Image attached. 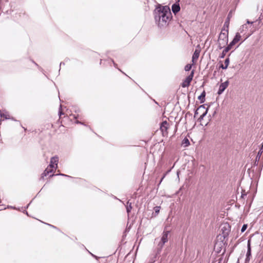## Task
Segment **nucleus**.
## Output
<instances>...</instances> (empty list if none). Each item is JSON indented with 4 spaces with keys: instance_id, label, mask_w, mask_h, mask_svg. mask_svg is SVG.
I'll use <instances>...</instances> for the list:
<instances>
[{
    "instance_id": "nucleus-26",
    "label": "nucleus",
    "mask_w": 263,
    "mask_h": 263,
    "mask_svg": "<svg viewBox=\"0 0 263 263\" xmlns=\"http://www.w3.org/2000/svg\"><path fill=\"white\" fill-rule=\"evenodd\" d=\"M169 233H170L169 231H165V242H166L168 241L167 236H168V234Z\"/></svg>"
},
{
    "instance_id": "nucleus-5",
    "label": "nucleus",
    "mask_w": 263,
    "mask_h": 263,
    "mask_svg": "<svg viewBox=\"0 0 263 263\" xmlns=\"http://www.w3.org/2000/svg\"><path fill=\"white\" fill-rule=\"evenodd\" d=\"M230 231V227L229 224L224 225L221 230V236L220 235V237H222L223 239H225L226 238L228 239V237L229 235Z\"/></svg>"
},
{
    "instance_id": "nucleus-14",
    "label": "nucleus",
    "mask_w": 263,
    "mask_h": 263,
    "mask_svg": "<svg viewBox=\"0 0 263 263\" xmlns=\"http://www.w3.org/2000/svg\"><path fill=\"white\" fill-rule=\"evenodd\" d=\"M200 52L197 50H196L192 56V61L193 63L196 62L199 57Z\"/></svg>"
},
{
    "instance_id": "nucleus-11",
    "label": "nucleus",
    "mask_w": 263,
    "mask_h": 263,
    "mask_svg": "<svg viewBox=\"0 0 263 263\" xmlns=\"http://www.w3.org/2000/svg\"><path fill=\"white\" fill-rule=\"evenodd\" d=\"M262 152H263V150L262 149V148H260V149L258 152L256 156L255 162L254 163V165L257 166V165L258 164V162L260 160V157L262 155Z\"/></svg>"
},
{
    "instance_id": "nucleus-9",
    "label": "nucleus",
    "mask_w": 263,
    "mask_h": 263,
    "mask_svg": "<svg viewBox=\"0 0 263 263\" xmlns=\"http://www.w3.org/2000/svg\"><path fill=\"white\" fill-rule=\"evenodd\" d=\"M172 18V15L170 8L165 6V23L167 20L170 21Z\"/></svg>"
},
{
    "instance_id": "nucleus-2",
    "label": "nucleus",
    "mask_w": 263,
    "mask_h": 263,
    "mask_svg": "<svg viewBox=\"0 0 263 263\" xmlns=\"http://www.w3.org/2000/svg\"><path fill=\"white\" fill-rule=\"evenodd\" d=\"M228 42V29H222L219 34L218 45L220 49L224 48Z\"/></svg>"
},
{
    "instance_id": "nucleus-40",
    "label": "nucleus",
    "mask_w": 263,
    "mask_h": 263,
    "mask_svg": "<svg viewBox=\"0 0 263 263\" xmlns=\"http://www.w3.org/2000/svg\"><path fill=\"white\" fill-rule=\"evenodd\" d=\"M237 263H239V258H238V260H237Z\"/></svg>"
},
{
    "instance_id": "nucleus-22",
    "label": "nucleus",
    "mask_w": 263,
    "mask_h": 263,
    "mask_svg": "<svg viewBox=\"0 0 263 263\" xmlns=\"http://www.w3.org/2000/svg\"><path fill=\"white\" fill-rule=\"evenodd\" d=\"M206 105L207 104H206L200 105V106L198 107V110H199V111H201V110H205L207 108V107H205Z\"/></svg>"
},
{
    "instance_id": "nucleus-8",
    "label": "nucleus",
    "mask_w": 263,
    "mask_h": 263,
    "mask_svg": "<svg viewBox=\"0 0 263 263\" xmlns=\"http://www.w3.org/2000/svg\"><path fill=\"white\" fill-rule=\"evenodd\" d=\"M251 256V245H250V241H248V244H247V252L246 254V257L245 259V262L247 263V262H249L250 260V257Z\"/></svg>"
},
{
    "instance_id": "nucleus-35",
    "label": "nucleus",
    "mask_w": 263,
    "mask_h": 263,
    "mask_svg": "<svg viewBox=\"0 0 263 263\" xmlns=\"http://www.w3.org/2000/svg\"><path fill=\"white\" fill-rule=\"evenodd\" d=\"M204 111V110H201V111H199V112L202 113Z\"/></svg>"
},
{
    "instance_id": "nucleus-25",
    "label": "nucleus",
    "mask_w": 263,
    "mask_h": 263,
    "mask_svg": "<svg viewBox=\"0 0 263 263\" xmlns=\"http://www.w3.org/2000/svg\"><path fill=\"white\" fill-rule=\"evenodd\" d=\"M168 126H169V124L167 122V121L165 120V135L167 134V130L168 128Z\"/></svg>"
},
{
    "instance_id": "nucleus-30",
    "label": "nucleus",
    "mask_w": 263,
    "mask_h": 263,
    "mask_svg": "<svg viewBox=\"0 0 263 263\" xmlns=\"http://www.w3.org/2000/svg\"><path fill=\"white\" fill-rule=\"evenodd\" d=\"M254 23V22H252V21H250L249 20H247V23L246 24H247L248 25H250V24H253Z\"/></svg>"
},
{
    "instance_id": "nucleus-4",
    "label": "nucleus",
    "mask_w": 263,
    "mask_h": 263,
    "mask_svg": "<svg viewBox=\"0 0 263 263\" xmlns=\"http://www.w3.org/2000/svg\"><path fill=\"white\" fill-rule=\"evenodd\" d=\"M194 74V70H192L190 74L186 77L185 80H183L182 83H181V86L183 88H185L188 87L193 80V77Z\"/></svg>"
},
{
    "instance_id": "nucleus-37",
    "label": "nucleus",
    "mask_w": 263,
    "mask_h": 263,
    "mask_svg": "<svg viewBox=\"0 0 263 263\" xmlns=\"http://www.w3.org/2000/svg\"><path fill=\"white\" fill-rule=\"evenodd\" d=\"M216 113V111H215L213 114V116H214V115Z\"/></svg>"
},
{
    "instance_id": "nucleus-36",
    "label": "nucleus",
    "mask_w": 263,
    "mask_h": 263,
    "mask_svg": "<svg viewBox=\"0 0 263 263\" xmlns=\"http://www.w3.org/2000/svg\"><path fill=\"white\" fill-rule=\"evenodd\" d=\"M171 171V170H168L167 172H165V175H166V174L168 172H170Z\"/></svg>"
},
{
    "instance_id": "nucleus-39",
    "label": "nucleus",
    "mask_w": 263,
    "mask_h": 263,
    "mask_svg": "<svg viewBox=\"0 0 263 263\" xmlns=\"http://www.w3.org/2000/svg\"><path fill=\"white\" fill-rule=\"evenodd\" d=\"M59 114H60V116H61V114H62V112H61V111H60V112H59Z\"/></svg>"
},
{
    "instance_id": "nucleus-23",
    "label": "nucleus",
    "mask_w": 263,
    "mask_h": 263,
    "mask_svg": "<svg viewBox=\"0 0 263 263\" xmlns=\"http://www.w3.org/2000/svg\"><path fill=\"white\" fill-rule=\"evenodd\" d=\"M129 204V202H127V204ZM132 210V205H131V203H129V205H127V207H126V211H127V212L128 213H129L130 211Z\"/></svg>"
},
{
    "instance_id": "nucleus-10",
    "label": "nucleus",
    "mask_w": 263,
    "mask_h": 263,
    "mask_svg": "<svg viewBox=\"0 0 263 263\" xmlns=\"http://www.w3.org/2000/svg\"><path fill=\"white\" fill-rule=\"evenodd\" d=\"M172 10L175 14H176L180 10L179 4L177 3L173 4L172 6Z\"/></svg>"
},
{
    "instance_id": "nucleus-21",
    "label": "nucleus",
    "mask_w": 263,
    "mask_h": 263,
    "mask_svg": "<svg viewBox=\"0 0 263 263\" xmlns=\"http://www.w3.org/2000/svg\"><path fill=\"white\" fill-rule=\"evenodd\" d=\"M192 66L193 65L192 64H187L185 65V67H184V70L185 71H189L192 67Z\"/></svg>"
},
{
    "instance_id": "nucleus-34",
    "label": "nucleus",
    "mask_w": 263,
    "mask_h": 263,
    "mask_svg": "<svg viewBox=\"0 0 263 263\" xmlns=\"http://www.w3.org/2000/svg\"><path fill=\"white\" fill-rule=\"evenodd\" d=\"M59 175H61V176H67V175H65L63 174H59ZM67 177H68V176H67Z\"/></svg>"
},
{
    "instance_id": "nucleus-1",
    "label": "nucleus",
    "mask_w": 263,
    "mask_h": 263,
    "mask_svg": "<svg viewBox=\"0 0 263 263\" xmlns=\"http://www.w3.org/2000/svg\"><path fill=\"white\" fill-rule=\"evenodd\" d=\"M154 16L158 26L160 28L163 27L164 22V6L159 5L154 10Z\"/></svg>"
},
{
    "instance_id": "nucleus-38",
    "label": "nucleus",
    "mask_w": 263,
    "mask_h": 263,
    "mask_svg": "<svg viewBox=\"0 0 263 263\" xmlns=\"http://www.w3.org/2000/svg\"><path fill=\"white\" fill-rule=\"evenodd\" d=\"M179 172L177 171V174L178 177L179 176Z\"/></svg>"
},
{
    "instance_id": "nucleus-6",
    "label": "nucleus",
    "mask_w": 263,
    "mask_h": 263,
    "mask_svg": "<svg viewBox=\"0 0 263 263\" xmlns=\"http://www.w3.org/2000/svg\"><path fill=\"white\" fill-rule=\"evenodd\" d=\"M229 84V82L228 80L221 83L219 85V89L217 91V94L218 95H221L224 92L225 89L228 87Z\"/></svg>"
},
{
    "instance_id": "nucleus-41",
    "label": "nucleus",
    "mask_w": 263,
    "mask_h": 263,
    "mask_svg": "<svg viewBox=\"0 0 263 263\" xmlns=\"http://www.w3.org/2000/svg\"><path fill=\"white\" fill-rule=\"evenodd\" d=\"M53 176V174H52V175H50V177H52V176Z\"/></svg>"
},
{
    "instance_id": "nucleus-29",
    "label": "nucleus",
    "mask_w": 263,
    "mask_h": 263,
    "mask_svg": "<svg viewBox=\"0 0 263 263\" xmlns=\"http://www.w3.org/2000/svg\"><path fill=\"white\" fill-rule=\"evenodd\" d=\"M199 110H198V108L194 112V118L196 117V116L199 114Z\"/></svg>"
},
{
    "instance_id": "nucleus-18",
    "label": "nucleus",
    "mask_w": 263,
    "mask_h": 263,
    "mask_svg": "<svg viewBox=\"0 0 263 263\" xmlns=\"http://www.w3.org/2000/svg\"><path fill=\"white\" fill-rule=\"evenodd\" d=\"M209 107V106H208L207 107V108L202 113L200 117L198 118V120L199 122H201V121L203 119L204 117L206 115L208 111Z\"/></svg>"
},
{
    "instance_id": "nucleus-19",
    "label": "nucleus",
    "mask_w": 263,
    "mask_h": 263,
    "mask_svg": "<svg viewBox=\"0 0 263 263\" xmlns=\"http://www.w3.org/2000/svg\"><path fill=\"white\" fill-rule=\"evenodd\" d=\"M248 30V26L247 24H243L241 26L239 29V31L240 33H243V32H246Z\"/></svg>"
},
{
    "instance_id": "nucleus-28",
    "label": "nucleus",
    "mask_w": 263,
    "mask_h": 263,
    "mask_svg": "<svg viewBox=\"0 0 263 263\" xmlns=\"http://www.w3.org/2000/svg\"><path fill=\"white\" fill-rule=\"evenodd\" d=\"M155 212L156 213L158 214L159 212V207L156 206L155 208Z\"/></svg>"
},
{
    "instance_id": "nucleus-27",
    "label": "nucleus",
    "mask_w": 263,
    "mask_h": 263,
    "mask_svg": "<svg viewBox=\"0 0 263 263\" xmlns=\"http://www.w3.org/2000/svg\"><path fill=\"white\" fill-rule=\"evenodd\" d=\"M229 17H228V20L226 22H225L224 24V26H227L228 28V27H229Z\"/></svg>"
},
{
    "instance_id": "nucleus-3",
    "label": "nucleus",
    "mask_w": 263,
    "mask_h": 263,
    "mask_svg": "<svg viewBox=\"0 0 263 263\" xmlns=\"http://www.w3.org/2000/svg\"><path fill=\"white\" fill-rule=\"evenodd\" d=\"M58 161L59 158L58 157L55 156L52 157L50 159V164L42 174V177L44 178V176H46L49 173H52L54 170H55L58 167Z\"/></svg>"
},
{
    "instance_id": "nucleus-17",
    "label": "nucleus",
    "mask_w": 263,
    "mask_h": 263,
    "mask_svg": "<svg viewBox=\"0 0 263 263\" xmlns=\"http://www.w3.org/2000/svg\"><path fill=\"white\" fill-rule=\"evenodd\" d=\"M190 145V142L189 140L187 138H184L183 140L182 141L181 145L183 147H186Z\"/></svg>"
},
{
    "instance_id": "nucleus-31",
    "label": "nucleus",
    "mask_w": 263,
    "mask_h": 263,
    "mask_svg": "<svg viewBox=\"0 0 263 263\" xmlns=\"http://www.w3.org/2000/svg\"><path fill=\"white\" fill-rule=\"evenodd\" d=\"M164 127V122H162L161 124L160 128L163 131V127Z\"/></svg>"
},
{
    "instance_id": "nucleus-12",
    "label": "nucleus",
    "mask_w": 263,
    "mask_h": 263,
    "mask_svg": "<svg viewBox=\"0 0 263 263\" xmlns=\"http://www.w3.org/2000/svg\"><path fill=\"white\" fill-rule=\"evenodd\" d=\"M164 245V236L163 235L161 237V239H160V240L158 243V253L162 250Z\"/></svg>"
},
{
    "instance_id": "nucleus-33",
    "label": "nucleus",
    "mask_w": 263,
    "mask_h": 263,
    "mask_svg": "<svg viewBox=\"0 0 263 263\" xmlns=\"http://www.w3.org/2000/svg\"><path fill=\"white\" fill-rule=\"evenodd\" d=\"M174 138H175V137L173 135L170 137V138L172 139H173Z\"/></svg>"
},
{
    "instance_id": "nucleus-24",
    "label": "nucleus",
    "mask_w": 263,
    "mask_h": 263,
    "mask_svg": "<svg viewBox=\"0 0 263 263\" xmlns=\"http://www.w3.org/2000/svg\"><path fill=\"white\" fill-rule=\"evenodd\" d=\"M248 228V224H244L241 229V232L242 233V232H244L246 229H247Z\"/></svg>"
},
{
    "instance_id": "nucleus-16",
    "label": "nucleus",
    "mask_w": 263,
    "mask_h": 263,
    "mask_svg": "<svg viewBox=\"0 0 263 263\" xmlns=\"http://www.w3.org/2000/svg\"><path fill=\"white\" fill-rule=\"evenodd\" d=\"M230 49L231 48L228 46L225 47V48L222 51V53L220 54L219 57V58L223 59L226 56V53L228 52Z\"/></svg>"
},
{
    "instance_id": "nucleus-15",
    "label": "nucleus",
    "mask_w": 263,
    "mask_h": 263,
    "mask_svg": "<svg viewBox=\"0 0 263 263\" xmlns=\"http://www.w3.org/2000/svg\"><path fill=\"white\" fill-rule=\"evenodd\" d=\"M230 63V59L229 58H227L224 60V65H223L222 64H221L219 67L222 69H227L229 64Z\"/></svg>"
},
{
    "instance_id": "nucleus-13",
    "label": "nucleus",
    "mask_w": 263,
    "mask_h": 263,
    "mask_svg": "<svg viewBox=\"0 0 263 263\" xmlns=\"http://www.w3.org/2000/svg\"><path fill=\"white\" fill-rule=\"evenodd\" d=\"M205 96H206V92L205 90H203L200 95L198 96V99L200 101V103H203L205 101Z\"/></svg>"
},
{
    "instance_id": "nucleus-32",
    "label": "nucleus",
    "mask_w": 263,
    "mask_h": 263,
    "mask_svg": "<svg viewBox=\"0 0 263 263\" xmlns=\"http://www.w3.org/2000/svg\"><path fill=\"white\" fill-rule=\"evenodd\" d=\"M247 196V195H246V194L242 193H241V198H244V197H245V196Z\"/></svg>"
},
{
    "instance_id": "nucleus-20",
    "label": "nucleus",
    "mask_w": 263,
    "mask_h": 263,
    "mask_svg": "<svg viewBox=\"0 0 263 263\" xmlns=\"http://www.w3.org/2000/svg\"><path fill=\"white\" fill-rule=\"evenodd\" d=\"M1 118H3L5 119H10V116L7 112H2L0 115Z\"/></svg>"
},
{
    "instance_id": "nucleus-7",
    "label": "nucleus",
    "mask_w": 263,
    "mask_h": 263,
    "mask_svg": "<svg viewBox=\"0 0 263 263\" xmlns=\"http://www.w3.org/2000/svg\"><path fill=\"white\" fill-rule=\"evenodd\" d=\"M241 38V35L239 33H236L232 41L229 43L228 46L231 49L232 47L238 42Z\"/></svg>"
}]
</instances>
